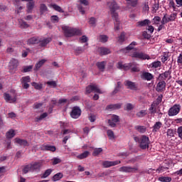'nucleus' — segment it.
<instances>
[{
    "instance_id": "nucleus-1",
    "label": "nucleus",
    "mask_w": 182,
    "mask_h": 182,
    "mask_svg": "<svg viewBox=\"0 0 182 182\" xmlns=\"http://www.w3.org/2000/svg\"><path fill=\"white\" fill-rule=\"evenodd\" d=\"M62 29L66 38H70L75 36H80V35H82V30L79 28H73L69 26H63Z\"/></svg>"
},
{
    "instance_id": "nucleus-2",
    "label": "nucleus",
    "mask_w": 182,
    "mask_h": 182,
    "mask_svg": "<svg viewBox=\"0 0 182 182\" xmlns=\"http://www.w3.org/2000/svg\"><path fill=\"white\" fill-rule=\"evenodd\" d=\"M107 6L109 8L110 14L112 18L114 21H117V17H119V14L117 11H119L120 7L117 5V3L115 1H111L107 2Z\"/></svg>"
},
{
    "instance_id": "nucleus-3",
    "label": "nucleus",
    "mask_w": 182,
    "mask_h": 182,
    "mask_svg": "<svg viewBox=\"0 0 182 182\" xmlns=\"http://www.w3.org/2000/svg\"><path fill=\"white\" fill-rule=\"evenodd\" d=\"M149 139L147 136L143 135L138 141L139 144V147L142 150H146V149H149Z\"/></svg>"
},
{
    "instance_id": "nucleus-4",
    "label": "nucleus",
    "mask_w": 182,
    "mask_h": 182,
    "mask_svg": "<svg viewBox=\"0 0 182 182\" xmlns=\"http://www.w3.org/2000/svg\"><path fill=\"white\" fill-rule=\"evenodd\" d=\"M181 110V105L175 104L168 111V115L169 117L177 116Z\"/></svg>"
},
{
    "instance_id": "nucleus-5",
    "label": "nucleus",
    "mask_w": 182,
    "mask_h": 182,
    "mask_svg": "<svg viewBox=\"0 0 182 182\" xmlns=\"http://www.w3.org/2000/svg\"><path fill=\"white\" fill-rule=\"evenodd\" d=\"M82 114V109L79 107H74L70 112L73 119H79Z\"/></svg>"
},
{
    "instance_id": "nucleus-6",
    "label": "nucleus",
    "mask_w": 182,
    "mask_h": 182,
    "mask_svg": "<svg viewBox=\"0 0 182 182\" xmlns=\"http://www.w3.org/2000/svg\"><path fill=\"white\" fill-rule=\"evenodd\" d=\"M139 168L137 167H132V166H122L119 168V171L121 173H136Z\"/></svg>"
},
{
    "instance_id": "nucleus-7",
    "label": "nucleus",
    "mask_w": 182,
    "mask_h": 182,
    "mask_svg": "<svg viewBox=\"0 0 182 182\" xmlns=\"http://www.w3.org/2000/svg\"><path fill=\"white\" fill-rule=\"evenodd\" d=\"M92 92H95V93H99L100 95H102V90L97 87V85H88L86 87V93L88 95L92 93Z\"/></svg>"
},
{
    "instance_id": "nucleus-8",
    "label": "nucleus",
    "mask_w": 182,
    "mask_h": 182,
    "mask_svg": "<svg viewBox=\"0 0 182 182\" xmlns=\"http://www.w3.org/2000/svg\"><path fill=\"white\" fill-rule=\"evenodd\" d=\"M120 122V117L116 114H112L111 119L108 120V124L111 127H116V123Z\"/></svg>"
},
{
    "instance_id": "nucleus-9",
    "label": "nucleus",
    "mask_w": 182,
    "mask_h": 182,
    "mask_svg": "<svg viewBox=\"0 0 182 182\" xmlns=\"http://www.w3.org/2000/svg\"><path fill=\"white\" fill-rule=\"evenodd\" d=\"M159 105H160V96L158 97L156 101L153 102L151 107L149 109V112L151 113H156V112H157V109L160 107Z\"/></svg>"
},
{
    "instance_id": "nucleus-10",
    "label": "nucleus",
    "mask_w": 182,
    "mask_h": 182,
    "mask_svg": "<svg viewBox=\"0 0 182 182\" xmlns=\"http://www.w3.org/2000/svg\"><path fill=\"white\" fill-rule=\"evenodd\" d=\"M120 163H122L120 160H117L114 161H104L102 162V166L105 168H109V167H113V166H117L118 164H120Z\"/></svg>"
},
{
    "instance_id": "nucleus-11",
    "label": "nucleus",
    "mask_w": 182,
    "mask_h": 182,
    "mask_svg": "<svg viewBox=\"0 0 182 182\" xmlns=\"http://www.w3.org/2000/svg\"><path fill=\"white\" fill-rule=\"evenodd\" d=\"M132 57L136 58L137 59H143L144 60H146V59L149 60V59H150V56H149V55L139 52H134L132 54Z\"/></svg>"
},
{
    "instance_id": "nucleus-12",
    "label": "nucleus",
    "mask_w": 182,
    "mask_h": 182,
    "mask_svg": "<svg viewBox=\"0 0 182 182\" xmlns=\"http://www.w3.org/2000/svg\"><path fill=\"white\" fill-rule=\"evenodd\" d=\"M31 167V171H41V168L42 167V161H36L30 164Z\"/></svg>"
},
{
    "instance_id": "nucleus-13",
    "label": "nucleus",
    "mask_w": 182,
    "mask_h": 182,
    "mask_svg": "<svg viewBox=\"0 0 182 182\" xmlns=\"http://www.w3.org/2000/svg\"><path fill=\"white\" fill-rule=\"evenodd\" d=\"M18 65H19V62L18 61V60L12 58L9 62L10 70L15 72V70H16V68H18Z\"/></svg>"
},
{
    "instance_id": "nucleus-14",
    "label": "nucleus",
    "mask_w": 182,
    "mask_h": 182,
    "mask_svg": "<svg viewBox=\"0 0 182 182\" xmlns=\"http://www.w3.org/2000/svg\"><path fill=\"white\" fill-rule=\"evenodd\" d=\"M21 83L23 89H29V85L28 83H31V77H22Z\"/></svg>"
},
{
    "instance_id": "nucleus-15",
    "label": "nucleus",
    "mask_w": 182,
    "mask_h": 182,
    "mask_svg": "<svg viewBox=\"0 0 182 182\" xmlns=\"http://www.w3.org/2000/svg\"><path fill=\"white\" fill-rule=\"evenodd\" d=\"M14 142L19 146H22L23 147H29V142L26 139H22L21 138H16L14 139Z\"/></svg>"
},
{
    "instance_id": "nucleus-16",
    "label": "nucleus",
    "mask_w": 182,
    "mask_h": 182,
    "mask_svg": "<svg viewBox=\"0 0 182 182\" xmlns=\"http://www.w3.org/2000/svg\"><path fill=\"white\" fill-rule=\"evenodd\" d=\"M125 86L127 87V89H130L131 90H136L137 86L136 85V82H133L130 80H126L124 82Z\"/></svg>"
},
{
    "instance_id": "nucleus-17",
    "label": "nucleus",
    "mask_w": 182,
    "mask_h": 182,
    "mask_svg": "<svg viewBox=\"0 0 182 182\" xmlns=\"http://www.w3.org/2000/svg\"><path fill=\"white\" fill-rule=\"evenodd\" d=\"M141 78H142L143 80L150 81L153 79V75H151V73L144 71L141 75Z\"/></svg>"
},
{
    "instance_id": "nucleus-18",
    "label": "nucleus",
    "mask_w": 182,
    "mask_h": 182,
    "mask_svg": "<svg viewBox=\"0 0 182 182\" xmlns=\"http://www.w3.org/2000/svg\"><path fill=\"white\" fill-rule=\"evenodd\" d=\"M41 42L39 37H32L27 41L28 45H36Z\"/></svg>"
},
{
    "instance_id": "nucleus-19",
    "label": "nucleus",
    "mask_w": 182,
    "mask_h": 182,
    "mask_svg": "<svg viewBox=\"0 0 182 182\" xmlns=\"http://www.w3.org/2000/svg\"><path fill=\"white\" fill-rule=\"evenodd\" d=\"M4 97L6 102H10V103H15L16 102V97H11V95L6 92L4 94Z\"/></svg>"
},
{
    "instance_id": "nucleus-20",
    "label": "nucleus",
    "mask_w": 182,
    "mask_h": 182,
    "mask_svg": "<svg viewBox=\"0 0 182 182\" xmlns=\"http://www.w3.org/2000/svg\"><path fill=\"white\" fill-rule=\"evenodd\" d=\"M98 52H100V54L103 56L105 55H109V53H110V49L105 47H101L98 48Z\"/></svg>"
},
{
    "instance_id": "nucleus-21",
    "label": "nucleus",
    "mask_w": 182,
    "mask_h": 182,
    "mask_svg": "<svg viewBox=\"0 0 182 182\" xmlns=\"http://www.w3.org/2000/svg\"><path fill=\"white\" fill-rule=\"evenodd\" d=\"M96 66L100 70V72H105V69L106 68V61L97 62L96 63Z\"/></svg>"
},
{
    "instance_id": "nucleus-22",
    "label": "nucleus",
    "mask_w": 182,
    "mask_h": 182,
    "mask_svg": "<svg viewBox=\"0 0 182 182\" xmlns=\"http://www.w3.org/2000/svg\"><path fill=\"white\" fill-rule=\"evenodd\" d=\"M51 41H52V38H44L43 40H40L39 46H41V48H45V46H46L48 43L51 42Z\"/></svg>"
},
{
    "instance_id": "nucleus-23",
    "label": "nucleus",
    "mask_w": 182,
    "mask_h": 182,
    "mask_svg": "<svg viewBox=\"0 0 182 182\" xmlns=\"http://www.w3.org/2000/svg\"><path fill=\"white\" fill-rule=\"evenodd\" d=\"M151 23L150 20L145 19L144 21H138L136 23V26L138 28H141L142 26H146V25H149Z\"/></svg>"
},
{
    "instance_id": "nucleus-24",
    "label": "nucleus",
    "mask_w": 182,
    "mask_h": 182,
    "mask_svg": "<svg viewBox=\"0 0 182 182\" xmlns=\"http://www.w3.org/2000/svg\"><path fill=\"white\" fill-rule=\"evenodd\" d=\"M176 133H177L176 129H168L166 132V136L168 139H171V137H174V136H176Z\"/></svg>"
},
{
    "instance_id": "nucleus-25",
    "label": "nucleus",
    "mask_w": 182,
    "mask_h": 182,
    "mask_svg": "<svg viewBox=\"0 0 182 182\" xmlns=\"http://www.w3.org/2000/svg\"><path fill=\"white\" fill-rule=\"evenodd\" d=\"M122 107V104H114L107 106V110H116Z\"/></svg>"
},
{
    "instance_id": "nucleus-26",
    "label": "nucleus",
    "mask_w": 182,
    "mask_h": 182,
    "mask_svg": "<svg viewBox=\"0 0 182 182\" xmlns=\"http://www.w3.org/2000/svg\"><path fill=\"white\" fill-rule=\"evenodd\" d=\"M134 129L136 132H139V133L141 134L146 133V132H147V127L145 126L136 125L134 127Z\"/></svg>"
},
{
    "instance_id": "nucleus-27",
    "label": "nucleus",
    "mask_w": 182,
    "mask_h": 182,
    "mask_svg": "<svg viewBox=\"0 0 182 182\" xmlns=\"http://www.w3.org/2000/svg\"><path fill=\"white\" fill-rule=\"evenodd\" d=\"M137 45V43L136 41H133L126 48H123L120 50V52H124V50H132L134 49V46Z\"/></svg>"
},
{
    "instance_id": "nucleus-28",
    "label": "nucleus",
    "mask_w": 182,
    "mask_h": 182,
    "mask_svg": "<svg viewBox=\"0 0 182 182\" xmlns=\"http://www.w3.org/2000/svg\"><path fill=\"white\" fill-rule=\"evenodd\" d=\"M43 150H46V151H56V146L52 145H44L43 146Z\"/></svg>"
},
{
    "instance_id": "nucleus-29",
    "label": "nucleus",
    "mask_w": 182,
    "mask_h": 182,
    "mask_svg": "<svg viewBox=\"0 0 182 182\" xmlns=\"http://www.w3.org/2000/svg\"><path fill=\"white\" fill-rule=\"evenodd\" d=\"M34 6L35 2L33 1H29L28 3H27L26 8L28 14H31L32 12V10L33 9Z\"/></svg>"
},
{
    "instance_id": "nucleus-30",
    "label": "nucleus",
    "mask_w": 182,
    "mask_h": 182,
    "mask_svg": "<svg viewBox=\"0 0 182 182\" xmlns=\"http://www.w3.org/2000/svg\"><path fill=\"white\" fill-rule=\"evenodd\" d=\"M15 130L14 129H10L6 133V139H14L15 137Z\"/></svg>"
},
{
    "instance_id": "nucleus-31",
    "label": "nucleus",
    "mask_w": 182,
    "mask_h": 182,
    "mask_svg": "<svg viewBox=\"0 0 182 182\" xmlns=\"http://www.w3.org/2000/svg\"><path fill=\"white\" fill-rule=\"evenodd\" d=\"M89 154H90L89 151H85L81 154L77 155V159H79V160H83V159H87V157H89Z\"/></svg>"
},
{
    "instance_id": "nucleus-32",
    "label": "nucleus",
    "mask_w": 182,
    "mask_h": 182,
    "mask_svg": "<svg viewBox=\"0 0 182 182\" xmlns=\"http://www.w3.org/2000/svg\"><path fill=\"white\" fill-rule=\"evenodd\" d=\"M52 171H53V170L51 168H48V169L46 170L45 172L43 173V174L41 175V178H46L47 177H49V176H50V174H52Z\"/></svg>"
},
{
    "instance_id": "nucleus-33",
    "label": "nucleus",
    "mask_w": 182,
    "mask_h": 182,
    "mask_svg": "<svg viewBox=\"0 0 182 182\" xmlns=\"http://www.w3.org/2000/svg\"><path fill=\"white\" fill-rule=\"evenodd\" d=\"M168 6L169 8H172L173 11H174L175 12H177V11H178V9L177 8L178 6L176 5L174 0H170Z\"/></svg>"
},
{
    "instance_id": "nucleus-34",
    "label": "nucleus",
    "mask_w": 182,
    "mask_h": 182,
    "mask_svg": "<svg viewBox=\"0 0 182 182\" xmlns=\"http://www.w3.org/2000/svg\"><path fill=\"white\" fill-rule=\"evenodd\" d=\"M46 62V60L43 59L40 60L38 63H37L35 65L36 70H39V69H41V68H42V66L45 65Z\"/></svg>"
},
{
    "instance_id": "nucleus-35",
    "label": "nucleus",
    "mask_w": 182,
    "mask_h": 182,
    "mask_svg": "<svg viewBox=\"0 0 182 182\" xmlns=\"http://www.w3.org/2000/svg\"><path fill=\"white\" fill-rule=\"evenodd\" d=\"M126 41V33L122 32L119 36L118 37V42L119 43H123Z\"/></svg>"
},
{
    "instance_id": "nucleus-36",
    "label": "nucleus",
    "mask_w": 182,
    "mask_h": 182,
    "mask_svg": "<svg viewBox=\"0 0 182 182\" xmlns=\"http://www.w3.org/2000/svg\"><path fill=\"white\" fill-rule=\"evenodd\" d=\"M51 6L55 11H57V12H60L61 14H63L65 12V11L62 9V7H60V6H58V4H51Z\"/></svg>"
},
{
    "instance_id": "nucleus-37",
    "label": "nucleus",
    "mask_w": 182,
    "mask_h": 182,
    "mask_svg": "<svg viewBox=\"0 0 182 182\" xmlns=\"http://www.w3.org/2000/svg\"><path fill=\"white\" fill-rule=\"evenodd\" d=\"M170 75H171V72L166 71L165 73L160 75V77L161 79H162V80H166V79L168 78V76H170Z\"/></svg>"
},
{
    "instance_id": "nucleus-38",
    "label": "nucleus",
    "mask_w": 182,
    "mask_h": 182,
    "mask_svg": "<svg viewBox=\"0 0 182 182\" xmlns=\"http://www.w3.org/2000/svg\"><path fill=\"white\" fill-rule=\"evenodd\" d=\"M102 151H103V149L95 148L92 152V156H94V157H97V156H99V154H100V153H102Z\"/></svg>"
},
{
    "instance_id": "nucleus-39",
    "label": "nucleus",
    "mask_w": 182,
    "mask_h": 182,
    "mask_svg": "<svg viewBox=\"0 0 182 182\" xmlns=\"http://www.w3.org/2000/svg\"><path fill=\"white\" fill-rule=\"evenodd\" d=\"M19 25H20V28H21V29H25L26 28H29V24L26 23V21H25L23 20L19 21Z\"/></svg>"
},
{
    "instance_id": "nucleus-40",
    "label": "nucleus",
    "mask_w": 182,
    "mask_h": 182,
    "mask_svg": "<svg viewBox=\"0 0 182 182\" xmlns=\"http://www.w3.org/2000/svg\"><path fill=\"white\" fill-rule=\"evenodd\" d=\"M29 171H32L31 167V164L26 165L24 168H23V174H28Z\"/></svg>"
},
{
    "instance_id": "nucleus-41",
    "label": "nucleus",
    "mask_w": 182,
    "mask_h": 182,
    "mask_svg": "<svg viewBox=\"0 0 182 182\" xmlns=\"http://www.w3.org/2000/svg\"><path fill=\"white\" fill-rule=\"evenodd\" d=\"M169 58H170V55H169L168 53H164L162 58H161L162 63H166V60H168Z\"/></svg>"
},
{
    "instance_id": "nucleus-42",
    "label": "nucleus",
    "mask_w": 182,
    "mask_h": 182,
    "mask_svg": "<svg viewBox=\"0 0 182 182\" xmlns=\"http://www.w3.org/2000/svg\"><path fill=\"white\" fill-rule=\"evenodd\" d=\"M63 177V174L62 173H58L53 176V181H58V180H60Z\"/></svg>"
},
{
    "instance_id": "nucleus-43",
    "label": "nucleus",
    "mask_w": 182,
    "mask_h": 182,
    "mask_svg": "<svg viewBox=\"0 0 182 182\" xmlns=\"http://www.w3.org/2000/svg\"><path fill=\"white\" fill-rule=\"evenodd\" d=\"M133 66H135L134 63L124 64V70H129V69H132Z\"/></svg>"
},
{
    "instance_id": "nucleus-44",
    "label": "nucleus",
    "mask_w": 182,
    "mask_h": 182,
    "mask_svg": "<svg viewBox=\"0 0 182 182\" xmlns=\"http://www.w3.org/2000/svg\"><path fill=\"white\" fill-rule=\"evenodd\" d=\"M109 41V37L106 35H100V42H102V43H106Z\"/></svg>"
},
{
    "instance_id": "nucleus-45",
    "label": "nucleus",
    "mask_w": 182,
    "mask_h": 182,
    "mask_svg": "<svg viewBox=\"0 0 182 182\" xmlns=\"http://www.w3.org/2000/svg\"><path fill=\"white\" fill-rule=\"evenodd\" d=\"M46 117H48V113L44 112L40 115V117H37L36 118V122H41V120H43Z\"/></svg>"
},
{
    "instance_id": "nucleus-46",
    "label": "nucleus",
    "mask_w": 182,
    "mask_h": 182,
    "mask_svg": "<svg viewBox=\"0 0 182 182\" xmlns=\"http://www.w3.org/2000/svg\"><path fill=\"white\" fill-rule=\"evenodd\" d=\"M160 181L161 182H171V177H170V176H161L160 177Z\"/></svg>"
},
{
    "instance_id": "nucleus-47",
    "label": "nucleus",
    "mask_w": 182,
    "mask_h": 182,
    "mask_svg": "<svg viewBox=\"0 0 182 182\" xmlns=\"http://www.w3.org/2000/svg\"><path fill=\"white\" fill-rule=\"evenodd\" d=\"M147 114V111L142 109L136 113L137 117H144Z\"/></svg>"
},
{
    "instance_id": "nucleus-48",
    "label": "nucleus",
    "mask_w": 182,
    "mask_h": 182,
    "mask_svg": "<svg viewBox=\"0 0 182 182\" xmlns=\"http://www.w3.org/2000/svg\"><path fill=\"white\" fill-rule=\"evenodd\" d=\"M114 21V31H120V21H119V17H117V19Z\"/></svg>"
},
{
    "instance_id": "nucleus-49",
    "label": "nucleus",
    "mask_w": 182,
    "mask_h": 182,
    "mask_svg": "<svg viewBox=\"0 0 182 182\" xmlns=\"http://www.w3.org/2000/svg\"><path fill=\"white\" fill-rule=\"evenodd\" d=\"M107 134L109 139H110L111 140L114 139V132H113L112 131V129H108L107 131Z\"/></svg>"
},
{
    "instance_id": "nucleus-50",
    "label": "nucleus",
    "mask_w": 182,
    "mask_h": 182,
    "mask_svg": "<svg viewBox=\"0 0 182 182\" xmlns=\"http://www.w3.org/2000/svg\"><path fill=\"white\" fill-rule=\"evenodd\" d=\"M52 161H53V166H56V164H59L62 163V159L55 157L52 159Z\"/></svg>"
},
{
    "instance_id": "nucleus-51",
    "label": "nucleus",
    "mask_w": 182,
    "mask_h": 182,
    "mask_svg": "<svg viewBox=\"0 0 182 182\" xmlns=\"http://www.w3.org/2000/svg\"><path fill=\"white\" fill-rule=\"evenodd\" d=\"M96 22H97V20L95 17H91L89 20L90 25L92 26H96Z\"/></svg>"
},
{
    "instance_id": "nucleus-52",
    "label": "nucleus",
    "mask_w": 182,
    "mask_h": 182,
    "mask_svg": "<svg viewBox=\"0 0 182 182\" xmlns=\"http://www.w3.org/2000/svg\"><path fill=\"white\" fill-rule=\"evenodd\" d=\"M166 90V81L160 82V92H164Z\"/></svg>"
},
{
    "instance_id": "nucleus-53",
    "label": "nucleus",
    "mask_w": 182,
    "mask_h": 182,
    "mask_svg": "<svg viewBox=\"0 0 182 182\" xmlns=\"http://www.w3.org/2000/svg\"><path fill=\"white\" fill-rule=\"evenodd\" d=\"M75 52L77 55H80V53H83V52H85V48L82 47H77L75 49Z\"/></svg>"
},
{
    "instance_id": "nucleus-54",
    "label": "nucleus",
    "mask_w": 182,
    "mask_h": 182,
    "mask_svg": "<svg viewBox=\"0 0 182 182\" xmlns=\"http://www.w3.org/2000/svg\"><path fill=\"white\" fill-rule=\"evenodd\" d=\"M177 18V13H173L170 15V16L168 18L169 22L171 21H176V18Z\"/></svg>"
},
{
    "instance_id": "nucleus-55",
    "label": "nucleus",
    "mask_w": 182,
    "mask_h": 182,
    "mask_svg": "<svg viewBox=\"0 0 182 182\" xmlns=\"http://www.w3.org/2000/svg\"><path fill=\"white\" fill-rule=\"evenodd\" d=\"M32 86H33V87H35V89H36L37 90H41V89H42V85L37 82H33Z\"/></svg>"
},
{
    "instance_id": "nucleus-56",
    "label": "nucleus",
    "mask_w": 182,
    "mask_h": 182,
    "mask_svg": "<svg viewBox=\"0 0 182 182\" xmlns=\"http://www.w3.org/2000/svg\"><path fill=\"white\" fill-rule=\"evenodd\" d=\"M137 2H139V0H129V5L133 8H136L137 6Z\"/></svg>"
},
{
    "instance_id": "nucleus-57",
    "label": "nucleus",
    "mask_w": 182,
    "mask_h": 182,
    "mask_svg": "<svg viewBox=\"0 0 182 182\" xmlns=\"http://www.w3.org/2000/svg\"><path fill=\"white\" fill-rule=\"evenodd\" d=\"M159 129H160V122H158L154 125L153 132H159Z\"/></svg>"
},
{
    "instance_id": "nucleus-58",
    "label": "nucleus",
    "mask_w": 182,
    "mask_h": 182,
    "mask_svg": "<svg viewBox=\"0 0 182 182\" xmlns=\"http://www.w3.org/2000/svg\"><path fill=\"white\" fill-rule=\"evenodd\" d=\"M48 11V7L46 6V4H41L40 6V12H46Z\"/></svg>"
},
{
    "instance_id": "nucleus-59",
    "label": "nucleus",
    "mask_w": 182,
    "mask_h": 182,
    "mask_svg": "<svg viewBox=\"0 0 182 182\" xmlns=\"http://www.w3.org/2000/svg\"><path fill=\"white\" fill-rule=\"evenodd\" d=\"M160 5L159 4H154L152 7V12L153 14H155V12H157L159 11Z\"/></svg>"
},
{
    "instance_id": "nucleus-60",
    "label": "nucleus",
    "mask_w": 182,
    "mask_h": 182,
    "mask_svg": "<svg viewBox=\"0 0 182 182\" xmlns=\"http://www.w3.org/2000/svg\"><path fill=\"white\" fill-rule=\"evenodd\" d=\"M32 65L26 66L23 68V72L26 73V72H31L32 70Z\"/></svg>"
},
{
    "instance_id": "nucleus-61",
    "label": "nucleus",
    "mask_w": 182,
    "mask_h": 182,
    "mask_svg": "<svg viewBox=\"0 0 182 182\" xmlns=\"http://www.w3.org/2000/svg\"><path fill=\"white\" fill-rule=\"evenodd\" d=\"M47 85H48V86H51L52 87H56V86H58L56 81H48L47 82Z\"/></svg>"
},
{
    "instance_id": "nucleus-62",
    "label": "nucleus",
    "mask_w": 182,
    "mask_h": 182,
    "mask_svg": "<svg viewBox=\"0 0 182 182\" xmlns=\"http://www.w3.org/2000/svg\"><path fill=\"white\" fill-rule=\"evenodd\" d=\"M177 63L179 66H182V54H179L177 58Z\"/></svg>"
},
{
    "instance_id": "nucleus-63",
    "label": "nucleus",
    "mask_w": 182,
    "mask_h": 182,
    "mask_svg": "<svg viewBox=\"0 0 182 182\" xmlns=\"http://www.w3.org/2000/svg\"><path fill=\"white\" fill-rule=\"evenodd\" d=\"M142 36L144 38V39H150V38H151V36H150L147 31H144L142 33Z\"/></svg>"
},
{
    "instance_id": "nucleus-64",
    "label": "nucleus",
    "mask_w": 182,
    "mask_h": 182,
    "mask_svg": "<svg viewBox=\"0 0 182 182\" xmlns=\"http://www.w3.org/2000/svg\"><path fill=\"white\" fill-rule=\"evenodd\" d=\"M177 133L179 139L182 140V127H179L177 129Z\"/></svg>"
}]
</instances>
